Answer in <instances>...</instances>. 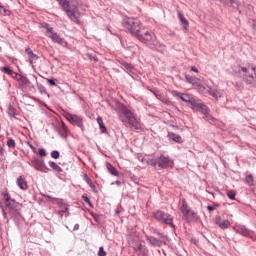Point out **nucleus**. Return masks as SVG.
Listing matches in <instances>:
<instances>
[{"label":"nucleus","instance_id":"nucleus-6","mask_svg":"<svg viewBox=\"0 0 256 256\" xmlns=\"http://www.w3.org/2000/svg\"><path fill=\"white\" fill-rule=\"evenodd\" d=\"M239 76L248 85H256V67L253 65L242 66L239 68Z\"/></svg>","mask_w":256,"mask_h":256},{"label":"nucleus","instance_id":"nucleus-40","mask_svg":"<svg viewBox=\"0 0 256 256\" xmlns=\"http://www.w3.org/2000/svg\"><path fill=\"white\" fill-rule=\"evenodd\" d=\"M198 91L199 93H202V95H207V92H205V88L203 85H198Z\"/></svg>","mask_w":256,"mask_h":256},{"label":"nucleus","instance_id":"nucleus-36","mask_svg":"<svg viewBox=\"0 0 256 256\" xmlns=\"http://www.w3.org/2000/svg\"><path fill=\"white\" fill-rule=\"evenodd\" d=\"M85 181L86 183H88L89 187H91L92 189L95 188V184H93V181H91V178L85 176Z\"/></svg>","mask_w":256,"mask_h":256},{"label":"nucleus","instance_id":"nucleus-7","mask_svg":"<svg viewBox=\"0 0 256 256\" xmlns=\"http://www.w3.org/2000/svg\"><path fill=\"white\" fill-rule=\"evenodd\" d=\"M178 207L183 215V219L188 221V223L199 220V215L189 207V204L185 199L180 200Z\"/></svg>","mask_w":256,"mask_h":256},{"label":"nucleus","instance_id":"nucleus-3","mask_svg":"<svg viewBox=\"0 0 256 256\" xmlns=\"http://www.w3.org/2000/svg\"><path fill=\"white\" fill-rule=\"evenodd\" d=\"M58 2L71 21L81 23V12L79 11V2L77 0H58Z\"/></svg>","mask_w":256,"mask_h":256},{"label":"nucleus","instance_id":"nucleus-33","mask_svg":"<svg viewBox=\"0 0 256 256\" xmlns=\"http://www.w3.org/2000/svg\"><path fill=\"white\" fill-rule=\"evenodd\" d=\"M1 71H3V73H6V75H13V70H11V68L9 67H2Z\"/></svg>","mask_w":256,"mask_h":256},{"label":"nucleus","instance_id":"nucleus-22","mask_svg":"<svg viewBox=\"0 0 256 256\" xmlns=\"http://www.w3.org/2000/svg\"><path fill=\"white\" fill-rule=\"evenodd\" d=\"M178 19L181 25L184 27V31H187L189 29V21L187 20V18H185L181 11H178Z\"/></svg>","mask_w":256,"mask_h":256},{"label":"nucleus","instance_id":"nucleus-12","mask_svg":"<svg viewBox=\"0 0 256 256\" xmlns=\"http://www.w3.org/2000/svg\"><path fill=\"white\" fill-rule=\"evenodd\" d=\"M65 118L67 119V121H69V123H71V125L79 127V129H82L83 131V118L81 116L77 114L67 113L65 115Z\"/></svg>","mask_w":256,"mask_h":256},{"label":"nucleus","instance_id":"nucleus-11","mask_svg":"<svg viewBox=\"0 0 256 256\" xmlns=\"http://www.w3.org/2000/svg\"><path fill=\"white\" fill-rule=\"evenodd\" d=\"M148 163L152 165V167H157L158 165L161 169H167V167L171 165V158L162 154L158 159H150Z\"/></svg>","mask_w":256,"mask_h":256},{"label":"nucleus","instance_id":"nucleus-18","mask_svg":"<svg viewBox=\"0 0 256 256\" xmlns=\"http://www.w3.org/2000/svg\"><path fill=\"white\" fill-rule=\"evenodd\" d=\"M16 184L18 185L19 189L22 191H27L29 189V185H27V180L23 176H19L16 180Z\"/></svg>","mask_w":256,"mask_h":256},{"label":"nucleus","instance_id":"nucleus-17","mask_svg":"<svg viewBox=\"0 0 256 256\" xmlns=\"http://www.w3.org/2000/svg\"><path fill=\"white\" fill-rule=\"evenodd\" d=\"M235 233L243 235L244 237H251V231L241 224H236L233 227Z\"/></svg>","mask_w":256,"mask_h":256},{"label":"nucleus","instance_id":"nucleus-14","mask_svg":"<svg viewBox=\"0 0 256 256\" xmlns=\"http://www.w3.org/2000/svg\"><path fill=\"white\" fill-rule=\"evenodd\" d=\"M31 165L36 171H40L41 173H49V169L47 165H45V161L41 159L35 158L31 161Z\"/></svg>","mask_w":256,"mask_h":256},{"label":"nucleus","instance_id":"nucleus-38","mask_svg":"<svg viewBox=\"0 0 256 256\" xmlns=\"http://www.w3.org/2000/svg\"><path fill=\"white\" fill-rule=\"evenodd\" d=\"M51 158L52 159H59V151L54 150L51 152Z\"/></svg>","mask_w":256,"mask_h":256},{"label":"nucleus","instance_id":"nucleus-29","mask_svg":"<svg viewBox=\"0 0 256 256\" xmlns=\"http://www.w3.org/2000/svg\"><path fill=\"white\" fill-rule=\"evenodd\" d=\"M123 67L128 73H135V68H133L131 64L125 63L123 64Z\"/></svg>","mask_w":256,"mask_h":256},{"label":"nucleus","instance_id":"nucleus-50","mask_svg":"<svg viewBox=\"0 0 256 256\" xmlns=\"http://www.w3.org/2000/svg\"><path fill=\"white\" fill-rule=\"evenodd\" d=\"M73 231H79V224L74 225Z\"/></svg>","mask_w":256,"mask_h":256},{"label":"nucleus","instance_id":"nucleus-44","mask_svg":"<svg viewBox=\"0 0 256 256\" xmlns=\"http://www.w3.org/2000/svg\"><path fill=\"white\" fill-rule=\"evenodd\" d=\"M99 129H100L101 133H107V128L105 127L104 124L100 125Z\"/></svg>","mask_w":256,"mask_h":256},{"label":"nucleus","instance_id":"nucleus-39","mask_svg":"<svg viewBox=\"0 0 256 256\" xmlns=\"http://www.w3.org/2000/svg\"><path fill=\"white\" fill-rule=\"evenodd\" d=\"M246 182L248 185H253V175L246 176Z\"/></svg>","mask_w":256,"mask_h":256},{"label":"nucleus","instance_id":"nucleus-35","mask_svg":"<svg viewBox=\"0 0 256 256\" xmlns=\"http://www.w3.org/2000/svg\"><path fill=\"white\" fill-rule=\"evenodd\" d=\"M38 91L44 95H47V89L43 85L38 86Z\"/></svg>","mask_w":256,"mask_h":256},{"label":"nucleus","instance_id":"nucleus-26","mask_svg":"<svg viewBox=\"0 0 256 256\" xmlns=\"http://www.w3.org/2000/svg\"><path fill=\"white\" fill-rule=\"evenodd\" d=\"M185 79H186L187 83H191V85H197V83H199V78H197V77L186 75Z\"/></svg>","mask_w":256,"mask_h":256},{"label":"nucleus","instance_id":"nucleus-47","mask_svg":"<svg viewBox=\"0 0 256 256\" xmlns=\"http://www.w3.org/2000/svg\"><path fill=\"white\" fill-rule=\"evenodd\" d=\"M191 71H193L194 73H199V70L195 66L191 67Z\"/></svg>","mask_w":256,"mask_h":256},{"label":"nucleus","instance_id":"nucleus-1","mask_svg":"<svg viewBox=\"0 0 256 256\" xmlns=\"http://www.w3.org/2000/svg\"><path fill=\"white\" fill-rule=\"evenodd\" d=\"M117 113L123 125H125L126 127H132V129L136 130L141 129V123L139 122V120H137V115H135V113H133L125 105H119Z\"/></svg>","mask_w":256,"mask_h":256},{"label":"nucleus","instance_id":"nucleus-31","mask_svg":"<svg viewBox=\"0 0 256 256\" xmlns=\"http://www.w3.org/2000/svg\"><path fill=\"white\" fill-rule=\"evenodd\" d=\"M0 15H11V11L0 5Z\"/></svg>","mask_w":256,"mask_h":256},{"label":"nucleus","instance_id":"nucleus-19","mask_svg":"<svg viewBox=\"0 0 256 256\" xmlns=\"http://www.w3.org/2000/svg\"><path fill=\"white\" fill-rule=\"evenodd\" d=\"M220 3H223L226 7H232L233 9H239L241 5L239 0H220Z\"/></svg>","mask_w":256,"mask_h":256},{"label":"nucleus","instance_id":"nucleus-34","mask_svg":"<svg viewBox=\"0 0 256 256\" xmlns=\"http://www.w3.org/2000/svg\"><path fill=\"white\" fill-rule=\"evenodd\" d=\"M15 140H13V138H9L8 141H7V146L10 148V149H13V147H15Z\"/></svg>","mask_w":256,"mask_h":256},{"label":"nucleus","instance_id":"nucleus-45","mask_svg":"<svg viewBox=\"0 0 256 256\" xmlns=\"http://www.w3.org/2000/svg\"><path fill=\"white\" fill-rule=\"evenodd\" d=\"M217 204L213 205V206H207L208 211L211 213V211H215V209H217Z\"/></svg>","mask_w":256,"mask_h":256},{"label":"nucleus","instance_id":"nucleus-43","mask_svg":"<svg viewBox=\"0 0 256 256\" xmlns=\"http://www.w3.org/2000/svg\"><path fill=\"white\" fill-rule=\"evenodd\" d=\"M82 199H83V201H84L85 203H87V204L90 205V207H91V200L89 199V197L83 195V196H82Z\"/></svg>","mask_w":256,"mask_h":256},{"label":"nucleus","instance_id":"nucleus-42","mask_svg":"<svg viewBox=\"0 0 256 256\" xmlns=\"http://www.w3.org/2000/svg\"><path fill=\"white\" fill-rule=\"evenodd\" d=\"M98 255H99V256H106V255H107V252H105V250L103 249V247H100V248H99V251H98Z\"/></svg>","mask_w":256,"mask_h":256},{"label":"nucleus","instance_id":"nucleus-23","mask_svg":"<svg viewBox=\"0 0 256 256\" xmlns=\"http://www.w3.org/2000/svg\"><path fill=\"white\" fill-rule=\"evenodd\" d=\"M147 241L152 247H161L163 245V241L153 237V236H147Z\"/></svg>","mask_w":256,"mask_h":256},{"label":"nucleus","instance_id":"nucleus-16","mask_svg":"<svg viewBox=\"0 0 256 256\" xmlns=\"http://www.w3.org/2000/svg\"><path fill=\"white\" fill-rule=\"evenodd\" d=\"M214 223L220 229H229V227H231V222L229 220L222 219L221 216H216L214 218Z\"/></svg>","mask_w":256,"mask_h":256},{"label":"nucleus","instance_id":"nucleus-21","mask_svg":"<svg viewBox=\"0 0 256 256\" xmlns=\"http://www.w3.org/2000/svg\"><path fill=\"white\" fill-rule=\"evenodd\" d=\"M25 52L28 55L29 63L31 65H33V63H35V61H37V59H39V56H37V54L33 53V50H31V48H26Z\"/></svg>","mask_w":256,"mask_h":256},{"label":"nucleus","instance_id":"nucleus-51","mask_svg":"<svg viewBox=\"0 0 256 256\" xmlns=\"http://www.w3.org/2000/svg\"><path fill=\"white\" fill-rule=\"evenodd\" d=\"M91 59H93L94 61H97V58L96 57H90Z\"/></svg>","mask_w":256,"mask_h":256},{"label":"nucleus","instance_id":"nucleus-8","mask_svg":"<svg viewBox=\"0 0 256 256\" xmlns=\"http://www.w3.org/2000/svg\"><path fill=\"white\" fill-rule=\"evenodd\" d=\"M191 109L194 111H200V113L204 115V119L206 121H210V123H215V118L212 117V115L210 114L209 107H207V105H205V103H203L199 98H197L196 101L193 102Z\"/></svg>","mask_w":256,"mask_h":256},{"label":"nucleus","instance_id":"nucleus-49","mask_svg":"<svg viewBox=\"0 0 256 256\" xmlns=\"http://www.w3.org/2000/svg\"><path fill=\"white\" fill-rule=\"evenodd\" d=\"M253 33L256 35V21L253 23Z\"/></svg>","mask_w":256,"mask_h":256},{"label":"nucleus","instance_id":"nucleus-41","mask_svg":"<svg viewBox=\"0 0 256 256\" xmlns=\"http://www.w3.org/2000/svg\"><path fill=\"white\" fill-rule=\"evenodd\" d=\"M47 83L50 85V87L57 86V83H55V80L53 79H47Z\"/></svg>","mask_w":256,"mask_h":256},{"label":"nucleus","instance_id":"nucleus-9","mask_svg":"<svg viewBox=\"0 0 256 256\" xmlns=\"http://www.w3.org/2000/svg\"><path fill=\"white\" fill-rule=\"evenodd\" d=\"M43 27L44 29H46V37H49V39H51L53 43H57L58 45H61V47H67V41H65L64 38H61V36H59V34H57L55 30H53V27H51V25L44 24Z\"/></svg>","mask_w":256,"mask_h":256},{"label":"nucleus","instance_id":"nucleus-28","mask_svg":"<svg viewBox=\"0 0 256 256\" xmlns=\"http://www.w3.org/2000/svg\"><path fill=\"white\" fill-rule=\"evenodd\" d=\"M49 165H50L51 169H53V171H56V173H62L63 172V168L58 166L57 163L50 162Z\"/></svg>","mask_w":256,"mask_h":256},{"label":"nucleus","instance_id":"nucleus-37","mask_svg":"<svg viewBox=\"0 0 256 256\" xmlns=\"http://www.w3.org/2000/svg\"><path fill=\"white\" fill-rule=\"evenodd\" d=\"M38 155H40V157H47V152L45 151L44 148H40L38 150Z\"/></svg>","mask_w":256,"mask_h":256},{"label":"nucleus","instance_id":"nucleus-4","mask_svg":"<svg viewBox=\"0 0 256 256\" xmlns=\"http://www.w3.org/2000/svg\"><path fill=\"white\" fill-rule=\"evenodd\" d=\"M3 201H5V208H2L3 217L6 220V223H9V217L7 216V211L11 215V217H15V215H19V210L21 209V204L15 201V199H11V195L8 192H3Z\"/></svg>","mask_w":256,"mask_h":256},{"label":"nucleus","instance_id":"nucleus-24","mask_svg":"<svg viewBox=\"0 0 256 256\" xmlns=\"http://www.w3.org/2000/svg\"><path fill=\"white\" fill-rule=\"evenodd\" d=\"M168 139L170 141H174L175 143H183V138H181V135L175 134L173 132L168 133Z\"/></svg>","mask_w":256,"mask_h":256},{"label":"nucleus","instance_id":"nucleus-10","mask_svg":"<svg viewBox=\"0 0 256 256\" xmlns=\"http://www.w3.org/2000/svg\"><path fill=\"white\" fill-rule=\"evenodd\" d=\"M153 215L154 219L159 221V223H164L165 225H170V227H175V224H173V216H171V214L158 210L154 212Z\"/></svg>","mask_w":256,"mask_h":256},{"label":"nucleus","instance_id":"nucleus-32","mask_svg":"<svg viewBox=\"0 0 256 256\" xmlns=\"http://www.w3.org/2000/svg\"><path fill=\"white\" fill-rule=\"evenodd\" d=\"M236 195H237V193H235V191L230 190V191L228 192V194H227V197H228L229 199H231L232 201H235Z\"/></svg>","mask_w":256,"mask_h":256},{"label":"nucleus","instance_id":"nucleus-25","mask_svg":"<svg viewBox=\"0 0 256 256\" xmlns=\"http://www.w3.org/2000/svg\"><path fill=\"white\" fill-rule=\"evenodd\" d=\"M155 97L165 105H173V102L165 98V96H163L162 94H155Z\"/></svg>","mask_w":256,"mask_h":256},{"label":"nucleus","instance_id":"nucleus-13","mask_svg":"<svg viewBox=\"0 0 256 256\" xmlns=\"http://www.w3.org/2000/svg\"><path fill=\"white\" fill-rule=\"evenodd\" d=\"M172 95H173V97H178L179 99L184 101V103H190L191 107H193V103H195L197 101L196 97H193V96H191L190 94H187V93H181V92H178V91H173Z\"/></svg>","mask_w":256,"mask_h":256},{"label":"nucleus","instance_id":"nucleus-30","mask_svg":"<svg viewBox=\"0 0 256 256\" xmlns=\"http://www.w3.org/2000/svg\"><path fill=\"white\" fill-rule=\"evenodd\" d=\"M17 81L20 83V85H29V79L25 76H20Z\"/></svg>","mask_w":256,"mask_h":256},{"label":"nucleus","instance_id":"nucleus-15","mask_svg":"<svg viewBox=\"0 0 256 256\" xmlns=\"http://www.w3.org/2000/svg\"><path fill=\"white\" fill-rule=\"evenodd\" d=\"M49 201L52 203H57L58 206L61 208L62 213H67L69 211V208L67 207V204H65V201L61 198H53L51 196H46Z\"/></svg>","mask_w":256,"mask_h":256},{"label":"nucleus","instance_id":"nucleus-5","mask_svg":"<svg viewBox=\"0 0 256 256\" xmlns=\"http://www.w3.org/2000/svg\"><path fill=\"white\" fill-rule=\"evenodd\" d=\"M122 25L133 37H137L143 30V24L136 18H124Z\"/></svg>","mask_w":256,"mask_h":256},{"label":"nucleus","instance_id":"nucleus-46","mask_svg":"<svg viewBox=\"0 0 256 256\" xmlns=\"http://www.w3.org/2000/svg\"><path fill=\"white\" fill-rule=\"evenodd\" d=\"M97 123H98L99 127H100L101 125H103V118L98 117V118H97Z\"/></svg>","mask_w":256,"mask_h":256},{"label":"nucleus","instance_id":"nucleus-27","mask_svg":"<svg viewBox=\"0 0 256 256\" xmlns=\"http://www.w3.org/2000/svg\"><path fill=\"white\" fill-rule=\"evenodd\" d=\"M107 169L111 175H114L115 177L119 176V171H117V168L113 167L110 163L107 164Z\"/></svg>","mask_w":256,"mask_h":256},{"label":"nucleus","instance_id":"nucleus-20","mask_svg":"<svg viewBox=\"0 0 256 256\" xmlns=\"http://www.w3.org/2000/svg\"><path fill=\"white\" fill-rule=\"evenodd\" d=\"M208 93H209V95L214 97L216 99V101H218L219 99H221V97H223V91L219 90V89H214V88L208 87Z\"/></svg>","mask_w":256,"mask_h":256},{"label":"nucleus","instance_id":"nucleus-48","mask_svg":"<svg viewBox=\"0 0 256 256\" xmlns=\"http://www.w3.org/2000/svg\"><path fill=\"white\" fill-rule=\"evenodd\" d=\"M30 149H32L33 153H37V149L33 145H29Z\"/></svg>","mask_w":256,"mask_h":256},{"label":"nucleus","instance_id":"nucleus-2","mask_svg":"<svg viewBox=\"0 0 256 256\" xmlns=\"http://www.w3.org/2000/svg\"><path fill=\"white\" fill-rule=\"evenodd\" d=\"M138 41L147 45L153 51H160L163 53L165 51V45L159 43L157 40V36L155 34L145 28H142L139 35L136 36Z\"/></svg>","mask_w":256,"mask_h":256}]
</instances>
